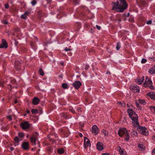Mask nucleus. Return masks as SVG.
Returning a JSON list of instances; mask_svg holds the SVG:
<instances>
[{
    "label": "nucleus",
    "instance_id": "nucleus-1",
    "mask_svg": "<svg viewBox=\"0 0 155 155\" xmlns=\"http://www.w3.org/2000/svg\"><path fill=\"white\" fill-rule=\"evenodd\" d=\"M119 1L120 3L118 1H117L116 2H113L114 5L113 6L112 9L115 10L118 12H123L127 8L128 5L125 0H119Z\"/></svg>",
    "mask_w": 155,
    "mask_h": 155
},
{
    "label": "nucleus",
    "instance_id": "nucleus-2",
    "mask_svg": "<svg viewBox=\"0 0 155 155\" xmlns=\"http://www.w3.org/2000/svg\"><path fill=\"white\" fill-rule=\"evenodd\" d=\"M119 136L124 138L126 141H128L129 140V135L126 129L124 128H120L118 132Z\"/></svg>",
    "mask_w": 155,
    "mask_h": 155
},
{
    "label": "nucleus",
    "instance_id": "nucleus-3",
    "mask_svg": "<svg viewBox=\"0 0 155 155\" xmlns=\"http://www.w3.org/2000/svg\"><path fill=\"white\" fill-rule=\"evenodd\" d=\"M141 134L147 136L148 135V133L147 130L144 127L140 126L137 128V129Z\"/></svg>",
    "mask_w": 155,
    "mask_h": 155
},
{
    "label": "nucleus",
    "instance_id": "nucleus-4",
    "mask_svg": "<svg viewBox=\"0 0 155 155\" xmlns=\"http://www.w3.org/2000/svg\"><path fill=\"white\" fill-rule=\"evenodd\" d=\"M138 115H136L135 117H134L133 119H131L132 121V123L133 126L137 128V129L138 127H140L139 123L138 120Z\"/></svg>",
    "mask_w": 155,
    "mask_h": 155
},
{
    "label": "nucleus",
    "instance_id": "nucleus-5",
    "mask_svg": "<svg viewBox=\"0 0 155 155\" xmlns=\"http://www.w3.org/2000/svg\"><path fill=\"white\" fill-rule=\"evenodd\" d=\"M20 126L23 130H26L28 129L30 127V124L28 121H25L22 122L20 124Z\"/></svg>",
    "mask_w": 155,
    "mask_h": 155
},
{
    "label": "nucleus",
    "instance_id": "nucleus-6",
    "mask_svg": "<svg viewBox=\"0 0 155 155\" xmlns=\"http://www.w3.org/2000/svg\"><path fill=\"white\" fill-rule=\"evenodd\" d=\"M153 83L152 81L150 79L148 76H146V77L145 81L143 84L144 87H149L150 85H151Z\"/></svg>",
    "mask_w": 155,
    "mask_h": 155
},
{
    "label": "nucleus",
    "instance_id": "nucleus-7",
    "mask_svg": "<svg viewBox=\"0 0 155 155\" xmlns=\"http://www.w3.org/2000/svg\"><path fill=\"white\" fill-rule=\"evenodd\" d=\"M8 47V44L6 41L5 39H2V42L0 44V48H6Z\"/></svg>",
    "mask_w": 155,
    "mask_h": 155
},
{
    "label": "nucleus",
    "instance_id": "nucleus-8",
    "mask_svg": "<svg viewBox=\"0 0 155 155\" xmlns=\"http://www.w3.org/2000/svg\"><path fill=\"white\" fill-rule=\"evenodd\" d=\"M127 112L131 119H133V118L135 117L136 115H137L132 109L130 108L128 109Z\"/></svg>",
    "mask_w": 155,
    "mask_h": 155
},
{
    "label": "nucleus",
    "instance_id": "nucleus-9",
    "mask_svg": "<svg viewBox=\"0 0 155 155\" xmlns=\"http://www.w3.org/2000/svg\"><path fill=\"white\" fill-rule=\"evenodd\" d=\"M81 85V83L78 81H75L72 84L73 86L77 89H78Z\"/></svg>",
    "mask_w": 155,
    "mask_h": 155
},
{
    "label": "nucleus",
    "instance_id": "nucleus-10",
    "mask_svg": "<svg viewBox=\"0 0 155 155\" xmlns=\"http://www.w3.org/2000/svg\"><path fill=\"white\" fill-rule=\"evenodd\" d=\"M29 143L27 142H23L21 146L22 148L25 150H27L29 149Z\"/></svg>",
    "mask_w": 155,
    "mask_h": 155
},
{
    "label": "nucleus",
    "instance_id": "nucleus-11",
    "mask_svg": "<svg viewBox=\"0 0 155 155\" xmlns=\"http://www.w3.org/2000/svg\"><path fill=\"white\" fill-rule=\"evenodd\" d=\"M92 133L96 135L99 132V130L97 127L95 125L93 126L92 127Z\"/></svg>",
    "mask_w": 155,
    "mask_h": 155
},
{
    "label": "nucleus",
    "instance_id": "nucleus-12",
    "mask_svg": "<svg viewBox=\"0 0 155 155\" xmlns=\"http://www.w3.org/2000/svg\"><path fill=\"white\" fill-rule=\"evenodd\" d=\"M90 141L89 139L87 137H84V146L85 148L90 146Z\"/></svg>",
    "mask_w": 155,
    "mask_h": 155
},
{
    "label": "nucleus",
    "instance_id": "nucleus-13",
    "mask_svg": "<svg viewBox=\"0 0 155 155\" xmlns=\"http://www.w3.org/2000/svg\"><path fill=\"white\" fill-rule=\"evenodd\" d=\"M97 149L99 150H102L104 149L103 143L100 142H99L96 144Z\"/></svg>",
    "mask_w": 155,
    "mask_h": 155
},
{
    "label": "nucleus",
    "instance_id": "nucleus-14",
    "mask_svg": "<svg viewBox=\"0 0 155 155\" xmlns=\"http://www.w3.org/2000/svg\"><path fill=\"white\" fill-rule=\"evenodd\" d=\"M39 102V99L37 97H35L32 100L33 104L35 105L38 104Z\"/></svg>",
    "mask_w": 155,
    "mask_h": 155
},
{
    "label": "nucleus",
    "instance_id": "nucleus-15",
    "mask_svg": "<svg viewBox=\"0 0 155 155\" xmlns=\"http://www.w3.org/2000/svg\"><path fill=\"white\" fill-rule=\"evenodd\" d=\"M147 94L152 100L155 101V93L153 92H148Z\"/></svg>",
    "mask_w": 155,
    "mask_h": 155
},
{
    "label": "nucleus",
    "instance_id": "nucleus-16",
    "mask_svg": "<svg viewBox=\"0 0 155 155\" xmlns=\"http://www.w3.org/2000/svg\"><path fill=\"white\" fill-rule=\"evenodd\" d=\"M30 12L28 11L25 12L23 14L21 15V18L22 19H26L27 16L30 14Z\"/></svg>",
    "mask_w": 155,
    "mask_h": 155
},
{
    "label": "nucleus",
    "instance_id": "nucleus-17",
    "mask_svg": "<svg viewBox=\"0 0 155 155\" xmlns=\"http://www.w3.org/2000/svg\"><path fill=\"white\" fill-rule=\"evenodd\" d=\"M132 89L134 92L139 93L140 91V89L138 86H133L132 87Z\"/></svg>",
    "mask_w": 155,
    "mask_h": 155
},
{
    "label": "nucleus",
    "instance_id": "nucleus-18",
    "mask_svg": "<svg viewBox=\"0 0 155 155\" xmlns=\"http://www.w3.org/2000/svg\"><path fill=\"white\" fill-rule=\"evenodd\" d=\"M144 77L143 76L140 78L137 79L136 80V81L139 84H140L142 83L143 81L144 80Z\"/></svg>",
    "mask_w": 155,
    "mask_h": 155
},
{
    "label": "nucleus",
    "instance_id": "nucleus-19",
    "mask_svg": "<svg viewBox=\"0 0 155 155\" xmlns=\"http://www.w3.org/2000/svg\"><path fill=\"white\" fill-rule=\"evenodd\" d=\"M36 138L34 137H31L30 139V141L32 144L35 145L36 144L35 142L36 141Z\"/></svg>",
    "mask_w": 155,
    "mask_h": 155
},
{
    "label": "nucleus",
    "instance_id": "nucleus-20",
    "mask_svg": "<svg viewBox=\"0 0 155 155\" xmlns=\"http://www.w3.org/2000/svg\"><path fill=\"white\" fill-rule=\"evenodd\" d=\"M154 66H153V68H151L149 70V73L150 74H153L155 73V70L154 69Z\"/></svg>",
    "mask_w": 155,
    "mask_h": 155
},
{
    "label": "nucleus",
    "instance_id": "nucleus-21",
    "mask_svg": "<svg viewBox=\"0 0 155 155\" xmlns=\"http://www.w3.org/2000/svg\"><path fill=\"white\" fill-rule=\"evenodd\" d=\"M131 135L133 137L134 136L136 137L137 135V132L134 130L133 129H132L131 131Z\"/></svg>",
    "mask_w": 155,
    "mask_h": 155
},
{
    "label": "nucleus",
    "instance_id": "nucleus-22",
    "mask_svg": "<svg viewBox=\"0 0 155 155\" xmlns=\"http://www.w3.org/2000/svg\"><path fill=\"white\" fill-rule=\"evenodd\" d=\"M119 150V152L120 154V155H125V153L124 152V150L121 149L120 147H119L118 149Z\"/></svg>",
    "mask_w": 155,
    "mask_h": 155
},
{
    "label": "nucleus",
    "instance_id": "nucleus-23",
    "mask_svg": "<svg viewBox=\"0 0 155 155\" xmlns=\"http://www.w3.org/2000/svg\"><path fill=\"white\" fill-rule=\"evenodd\" d=\"M64 152V149L63 148H61L58 150L57 152L59 154L63 153Z\"/></svg>",
    "mask_w": 155,
    "mask_h": 155
},
{
    "label": "nucleus",
    "instance_id": "nucleus-24",
    "mask_svg": "<svg viewBox=\"0 0 155 155\" xmlns=\"http://www.w3.org/2000/svg\"><path fill=\"white\" fill-rule=\"evenodd\" d=\"M61 86L64 89H68L69 87V86L67 83H63L62 84Z\"/></svg>",
    "mask_w": 155,
    "mask_h": 155
},
{
    "label": "nucleus",
    "instance_id": "nucleus-25",
    "mask_svg": "<svg viewBox=\"0 0 155 155\" xmlns=\"http://www.w3.org/2000/svg\"><path fill=\"white\" fill-rule=\"evenodd\" d=\"M138 102L140 104L143 105H145L146 104L145 101L144 100L139 99L138 100Z\"/></svg>",
    "mask_w": 155,
    "mask_h": 155
},
{
    "label": "nucleus",
    "instance_id": "nucleus-26",
    "mask_svg": "<svg viewBox=\"0 0 155 155\" xmlns=\"http://www.w3.org/2000/svg\"><path fill=\"white\" fill-rule=\"evenodd\" d=\"M120 47H121V45H120V42H117V46L116 47V50L117 51L119 50L120 48Z\"/></svg>",
    "mask_w": 155,
    "mask_h": 155
},
{
    "label": "nucleus",
    "instance_id": "nucleus-27",
    "mask_svg": "<svg viewBox=\"0 0 155 155\" xmlns=\"http://www.w3.org/2000/svg\"><path fill=\"white\" fill-rule=\"evenodd\" d=\"M31 113L33 114H35L38 113V111L37 109H33L31 110Z\"/></svg>",
    "mask_w": 155,
    "mask_h": 155
},
{
    "label": "nucleus",
    "instance_id": "nucleus-28",
    "mask_svg": "<svg viewBox=\"0 0 155 155\" xmlns=\"http://www.w3.org/2000/svg\"><path fill=\"white\" fill-rule=\"evenodd\" d=\"M39 72L41 76H43L44 74V71L42 68H40L39 70Z\"/></svg>",
    "mask_w": 155,
    "mask_h": 155
},
{
    "label": "nucleus",
    "instance_id": "nucleus-29",
    "mask_svg": "<svg viewBox=\"0 0 155 155\" xmlns=\"http://www.w3.org/2000/svg\"><path fill=\"white\" fill-rule=\"evenodd\" d=\"M148 59L152 62H155V57H149Z\"/></svg>",
    "mask_w": 155,
    "mask_h": 155
},
{
    "label": "nucleus",
    "instance_id": "nucleus-30",
    "mask_svg": "<svg viewBox=\"0 0 155 155\" xmlns=\"http://www.w3.org/2000/svg\"><path fill=\"white\" fill-rule=\"evenodd\" d=\"M102 132L105 136H107L108 134V131L104 129L102 130Z\"/></svg>",
    "mask_w": 155,
    "mask_h": 155
},
{
    "label": "nucleus",
    "instance_id": "nucleus-31",
    "mask_svg": "<svg viewBox=\"0 0 155 155\" xmlns=\"http://www.w3.org/2000/svg\"><path fill=\"white\" fill-rule=\"evenodd\" d=\"M138 147L139 148L141 149V150H143L145 148L144 146L142 144H139L138 145Z\"/></svg>",
    "mask_w": 155,
    "mask_h": 155
},
{
    "label": "nucleus",
    "instance_id": "nucleus-32",
    "mask_svg": "<svg viewBox=\"0 0 155 155\" xmlns=\"http://www.w3.org/2000/svg\"><path fill=\"white\" fill-rule=\"evenodd\" d=\"M118 104H120V105H121L123 107H125V104L124 101H123L122 102H121V101H119V102H118Z\"/></svg>",
    "mask_w": 155,
    "mask_h": 155
},
{
    "label": "nucleus",
    "instance_id": "nucleus-33",
    "mask_svg": "<svg viewBox=\"0 0 155 155\" xmlns=\"http://www.w3.org/2000/svg\"><path fill=\"white\" fill-rule=\"evenodd\" d=\"M14 140L17 143H18L19 141V139L18 137L17 136L15 137L14 139Z\"/></svg>",
    "mask_w": 155,
    "mask_h": 155
},
{
    "label": "nucleus",
    "instance_id": "nucleus-34",
    "mask_svg": "<svg viewBox=\"0 0 155 155\" xmlns=\"http://www.w3.org/2000/svg\"><path fill=\"white\" fill-rule=\"evenodd\" d=\"M37 3V2L35 0H34L31 2V3L33 6L35 5Z\"/></svg>",
    "mask_w": 155,
    "mask_h": 155
},
{
    "label": "nucleus",
    "instance_id": "nucleus-35",
    "mask_svg": "<svg viewBox=\"0 0 155 155\" xmlns=\"http://www.w3.org/2000/svg\"><path fill=\"white\" fill-rule=\"evenodd\" d=\"M70 47H71V46H69V48H68L67 47L65 48V49H64V50L66 51H71L72 50V49H71L70 48Z\"/></svg>",
    "mask_w": 155,
    "mask_h": 155
},
{
    "label": "nucleus",
    "instance_id": "nucleus-36",
    "mask_svg": "<svg viewBox=\"0 0 155 155\" xmlns=\"http://www.w3.org/2000/svg\"><path fill=\"white\" fill-rule=\"evenodd\" d=\"M147 60L144 58H143L142 59L141 61V62L142 63H144L147 62Z\"/></svg>",
    "mask_w": 155,
    "mask_h": 155
},
{
    "label": "nucleus",
    "instance_id": "nucleus-37",
    "mask_svg": "<svg viewBox=\"0 0 155 155\" xmlns=\"http://www.w3.org/2000/svg\"><path fill=\"white\" fill-rule=\"evenodd\" d=\"M18 136L21 137H23L24 136V134L21 133H19Z\"/></svg>",
    "mask_w": 155,
    "mask_h": 155
},
{
    "label": "nucleus",
    "instance_id": "nucleus-38",
    "mask_svg": "<svg viewBox=\"0 0 155 155\" xmlns=\"http://www.w3.org/2000/svg\"><path fill=\"white\" fill-rule=\"evenodd\" d=\"M74 3L76 5L79 4V1L78 0H74Z\"/></svg>",
    "mask_w": 155,
    "mask_h": 155
},
{
    "label": "nucleus",
    "instance_id": "nucleus-39",
    "mask_svg": "<svg viewBox=\"0 0 155 155\" xmlns=\"http://www.w3.org/2000/svg\"><path fill=\"white\" fill-rule=\"evenodd\" d=\"M89 68V65H88V64H86L85 65V68H84V69L86 70H87L88 68Z\"/></svg>",
    "mask_w": 155,
    "mask_h": 155
},
{
    "label": "nucleus",
    "instance_id": "nucleus-40",
    "mask_svg": "<svg viewBox=\"0 0 155 155\" xmlns=\"http://www.w3.org/2000/svg\"><path fill=\"white\" fill-rule=\"evenodd\" d=\"M69 110L72 113L74 114L75 113V111L72 108H70L69 109Z\"/></svg>",
    "mask_w": 155,
    "mask_h": 155
},
{
    "label": "nucleus",
    "instance_id": "nucleus-41",
    "mask_svg": "<svg viewBox=\"0 0 155 155\" xmlns=\"http://www.w3.org/2000/svg\"><path fill=\"white\" fill-rule=\"evenodd\" d=\"M5 7L6 9H8L9 7V5L7 3L5 4Z\"/></svg>",
    "mask_w": 155,
    "mask_h": 155
},
{
    "label": "nucleus",
    "instance_id": "nucleus-42",
    "mask_svg": "<svg viewBox=\"0 0 155 155\" xmlns=\"http://www.w3.org/2000/svg\"><path fill=\"white\" fill-rule=\"evenodd\" d=\"M150 108L151 110H153L154 111H155V106H150Z\"/></svg>",
    "mask_w": 155,
    "mask_h": 155
},
{
    "label": "nucleus",
    "instance_id": "nucleus-43",
    "mask_svg": "<svg viewBox=\"0 0 155 155\" xmlns=\"http://www.w3.org/2000/svg\"><path fill=\"white\" fill-rule=\"evenodd\" d=\"M77 110L79 112H81V108L80 107H78L77 108Z\"/></svg>",
    "mask_w": 155,
    "mask_h": 155
},
{
    "label": "nucleus",
    "instance_id": "nucleus-44",
    "mask_svg": "<svg viewBox=\"0 0 155 155\" xmlns=\"http://www.w3.org/2000/svg\"><path fill=\"white\" fill-rule=\"evenodd\" d=\"M149 87L151 89L154 90L155 89V88L152 86V84L150 85Z\"/></svg>",
    "mask_w": 155,
    "mask_h": 155
},
{
    "label": "nucleus",
    "instance_id": "nucleus-45",
    "mask_svg": "<svg viewBox=\"0 0 155 155\" xmlns=\"http://www.w3.org/2000/svg\"><path fill=\"white\" fill-rule=\"evenodd\" d=\"M139 103L137 101H136L135 102V104L136 105L137 107H138L140 106V104H139Z\"/></svg>",
    "mask_w": 155,
    "mask_h": 155
},
{
    "label": "nucleus",
    "instance_id": "nucleus-46",
    "mask_svg": "<svg viewBox=\"0 0 155 155\" xmlns=\"http://www.w3.org/2000/svg\"><path fill=\"white\" fill-rule=\"evenodd\" d=\"M129 21L130 22H133L134 21V18L133 17H132L129 19Z\"/></svg>",
    "mask_w": 155,
    "mask_h": 155
},
{
    "label": "nucleus",
    "instance_id": "nucleus-47",
    "mask_svg": "<svg viewBox=\"0 0 155 155\" xmlns=\"http://www.w3.org/2000/svg\"><path fill=\"white\" fill-rule=\"evenodd\" d=\"M7 118L10 120H12V117L11 115H9L7 117Z\"/></svg>",
    "mask_w": 155,
    "mask_h": 155
},
{
    "label": "nucleus",
    "instance_id": "nucleus-48",
    "mask_svg": "<svg viewBox=\"0 0 155 155\" xmlns=\"http://www.w3.org/2000/svg\"><path fill=\"white\" fill-rule=\"evenodd\" d=\"M152 23V21L151 20H149L147 21V24L148 25L151 24Z\"/></svg>",
    "mask_w": 155,
    "mask_h": 155
},
{
    "label": "nucleus",
    "instance_id": "nucleus-49",
    "mask_svg": "<svg viewBox=\"0 0 155 155\" xmlns=\"http://www.w3.org/2000/svg\"><path fill=\"white\" fill-rule=\"evenodd\" d=\"M152 154L153 155H155V148L153 149L152 151Z\"/></svg>",
    "mask_w": 155,
    "mask_h": 155
},
{
    "label": "nucleus",
    "instance_id": "nucleus-50",
    "mask_svg": "<svg viewBox=\"0 0 155 155\" xmlns=\"http://www.w3.org/2000/svg\"><path fill=\"white\" fill-rule=\"evenodd\" d=\"M48 151H52V148L51 147H48Z\"/></svg>",
    "mask_w": 155,
    "mask_h": 155
},
{
    "label": "nucleus",
    "instance_id": "nucleus-51",
    "mask_svg": "<svg viewBox=\"0 0 155 155\" xmlns=\"http://www.w3.org/2000/svg\"><path fill=\"white\" fill-rule=\"evenodd\" d=\"M96 27L97 28L98 30H100V29H101V27L99 26H98V25H96Z\"/></svg>",
    "mask_w": 155,
    "mask_h": 155
},
{
    "label": "nucleus",
    "instance_id": "nucleus-52",
    "mask_svg": "<svg viewBox=\"0 0 155 155\" xmlns=\"http://www.w3.org/2000/svg\"><path fill=\"white\" fill-rule=\"evenodd\" d=\"M102 155H110V154L108 153H106L102 154Z\"/></svg>",
    "mask_w": 155,
    "mask_h": 155
},
{
    "label": "nucleus",
    "instance_id": "nucleus-53",
    "mask_svg": "<svg viewBox=\"0 0 155 155\" xmlns=\"http://www.w3.org/2000/svg\"><path fill=\"white\" fill-rule=\"evenodd\" d=\"M3 23L4 24H5V25H7L8 24V22L7 21H3Z\"/></svg>",
    "mask_w": 155,
    "mask_h": 155
},
{
    "label": "nucleus",
    "instance_id": "nucleus-54",
    "mask_svg": "<svg viewBox=\"0 0 155 155\" xmlns=\"http://www.w3.org/2000/svg\"><path fill=\"white\" fill-rule=\"evenodd\" d=\"M152 139L153 141H155V135L153 136Z\"/></svg>",
    "mask_w": 155,
    "mask_h": 155
},
{
    "label": "nucleus",
    "instance_id": "nucleus-55",
    "mask_svg": "<svg viewBox=\"0 0 155 155\" xmlns=\"http://www.w3.org/2000/svg\"><path fill=\"white\" fill-rule=\"evenodd\" d=\"M10 150L11 151H12L14 150V148L13 147H11L10 148Z\"/></svg>",
    "mask_w": 155,
    "mask_h": 155
},
{
    "label": "nucleus",
    "instance_id": "nucleus-56",
    "mask_svg": "<svg viewBox=\"0 0 155 155\" xmlns=\"http://www.w3.org/2000/svg\"><path fill=\"white\" fill-rule=\"evenodd\" d=\"M17 102H18V101H17V99H15V101H14V103L15 104H16L17 103Z\"/></svg>",
    "mask_w": 155,
    "mask_h": 155
},
{
    "label": "nucleus",
    "instance_id": "nucleus-57",
    "mask_svg": "<svg viewBox=\"0 0 155 155\" xmlns=\"http://www.w3.org/2000/svg\"><path fill=\"white\" fill-rule=\"evenodd\" d=\"M130 16V14L129 13H128L127 15H126V16L128 17H129V16Z\"/></svg>",
    "mask_w": 155,
    "mask_h": 155
},
{
    "label": "nucleus",
    "instance_id": "nucleus-58",
    "mask_svg": "<svg viewBox=\"0 0 155 155\" xmlns=\"http://www.w3.org/2000/svg\"><path fill=\"white\" fill-rule=\"evenodd\" d=\"M79 135L81 137H82V136H83V135L81 133H80L79 134Z\"/></svg>",
    "mask_w": 155,
    "mask_h": 155
},
{
    "label": "nucleus",
    "instance_id": "nucleus-59",
    "mask_svg": "<svg viewBox=\"0 0 155 155\" xmlns=\"http://www.w3.org/2000/svg\"><path fill=\"white\" fill-rule=\"evenodd\" d=\"M26 113L27 114H30V111L29 110H27L26 111Z\"/></svg>",
    "mask_w": 155,
    "mask_h": 155
},
{
    "label": "nucleus",
    "instance_id": "nucleus-60",
    "mask_svg": "<svg viewBox=\"0 0 155 155\" xmlns=\"http://www.w3.org/2000/svg\"><path fill=\"white\" fill-rule=\"evenodd\" d=\"M59 77H60V78H62V77H63V75H60L59 76Z\"/></svg>",
    "mask_w": 155,
    "mask_h": 155
},
{
    "label": "nucleus",
    "instance_id": "nucleus-61",
    "mask_svg": "<svg viewBox=\"0 0 155 155\" xmlns=\"http://www.w3.org/2000/svg\"><path fill=\"white\" fill-rule=\"evenodd\" d=\"M40 150V149H38L37 150V153H39V152Z\"/></svg>",
    "mask_w": 155,
    "mask_h": 155
},
{
    "label": "nucleus",
    "instance_id": "nucleus-62",
    "mask_svg": "<svg viewBox=\"0 0 155 155\" xmlns=\"http://www.w3.org/2000/svg\"><path fill=\"white\" fill-rule=\"evenodd\" d=\"M127 107L128 108L130 107V105L128 104H127Z\"/></svg>",
    "mask_w": 155,
    "mask_h": 155
},
{
    "label": "nucleus",
    "instance_id": "nucleus-63",
    "mask_svg": "<svg viewBox=\"0 0 155 155\" xmlns=\"http://www.w3.org/2000/svg\"><path fill=\"white\" fill-rule=\"evenodd\" d=\"M64 63L63 62H62V63H61V64L63 66V65H64Z\"/></svg>",
    "mask_w": 155,
    "mask_h": 155
},
{
    "label": "nucleus",
    "instance_id": "nucleus-64",
    "mask_svg": "<svg viewBox=\"0 0 155 155\" xmlns=\"http://www.w3.org/2000/svg\"><path fill=\"white\" fill-rule=\"evenodd\" d=\"M62 114H63V116L64 117H66V115L64 113H62Z\"/></svg>",
    "mask_w": 155,
    "mask_h": 155
}]
</instances>
